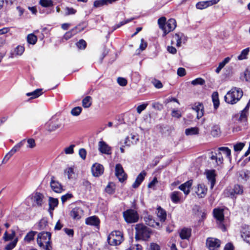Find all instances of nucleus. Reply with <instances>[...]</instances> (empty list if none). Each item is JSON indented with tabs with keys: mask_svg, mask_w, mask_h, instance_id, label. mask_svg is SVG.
<instances>
[{
	"mask_svg": "<svg viewBox=\"0 0 250 250\" xmlns=\"http://www.w3.org/2000/svg\"><path fill=\"white\" fill-rule=\"evenodd\" d=\"M100 221L98 217L93 216L86 219L85 223L87 225L94 226L99 229Z\"/></svg>",
	"mask_w": 250,
	"mask_h": 250,
	"instance_id": "nucleus-20",
	"label": "nucleus"
},
{
	"mask_svg": "<svg viewBox=\"0 0 250 250\" xmlns=\"http://www.w3.org/2000/svg\"><path fill=\"white\" fill-rule=\"evenodd\" d=\"M42 89H37L32 92L27 93L26 95L27 96H32V99L38 98L42 94Z\"/></svg>",
	"mask_w": 250,
	"mask_h": 250,
	"instance_id": "nucleus-37",
	"label": "nucleus"
},
{
	"mask_svg": "<svg viewBox=\"0 0 250 250\" xmlns=\"http://www.w3.org/2000/svg\"><path fill=\"white\" fill-rule=\"evenodd\" d=\"M207 178L210 182V188H212L215 184V170H208L206 172Z\"/></svg>",
	"mask_w": 250,
	"mask_h": 250,
	"instance_id": "nucleus-24",
	"label": "nucleus"
},
{
	"mask_svg": "<svg viewBox=\"0 0 250 250\" xmlns=\"http://www.w3.org/2000/svg\"><path fill=\"white\" fill-rule=\"evenodd\" d=\"M249 52L250 49L249 47L244 49L242 51L241 54L238 56V59L239 60H243L246 59Z\"/></svg>",
	"mask_w": 250,
	"mask_h": 250,
	"instance_id": "nucleus-44",
	"label": "nucleus"
},
{
	"mask_svg": "<svg viewBox=\"0 0 250 250\" xmlns=\"http://www.w3.org/2000/svg\"><path fill=\"white\" fill-rule=\"evenodd\" d=\"M104 168L103 165L99 164H95L91 167V171L93 176L98 177L104 173Z\"/></svg>",
	"mask_w": 250,
	"mask_h": 250,
	"instance_id": "nucleus-15",
	"label": "nucleus"
},
{
	"mask_svg": "<svg viewBox=\"0 0 250 250\" xmlns=\"http://www.w3.org/2000/svg\"><path fill=\"white\" fill-rule=\"evenodd\" d=\"M107 4L105 0H97L94 1V6L99 7Z\"/></svg>",
	"mask_w": 250,
	"mask_h": 250,
	"instance_id": "nucleus-57",
	"label": "nucleus"
},
{
	"mask_svg": "<svg viewBox=\"0 0 250 250\" xmlns=\"http://www.w3.org/2000/svg\"><path fill=\"white\" fill-rule=\"evenodd\" d=\"M16 235L15 232L14 230L12 231L11 234H8L7 232L6 231L3 236V239L5 241L11 240L14 239Z\"/></svg>",
	"mask_w": 250,
	"mask_h": 250,
	"instance_id": "nucleus-46",
	"label": "nucleus"
},
{
	"mask_svg": "<svg viewBox=\"0 0 250 250\" xmlns=\"http://www.w3.org/2000/svg\"><path fill=\"white\" fill-rule=\"evenodd\" d=\"M124 240L123 235L120 231H114L108 236L107 241L109 245L117 246L121 244Z\"/></svg>",
	"mask_w": 250,
	"mask_h": 250,
	"instance_id": "nucleus-3",
	"label": "nucleus"
},
{
	"mask_svg": "<svg viewBox=\"0 0 250 250\" xmlns=\"http://www.w3.org/2000/svg\"><path fill=\"white\" fill-rule=\"evenodd\" d=\"M82 108L80 106H77L73 108L71 111V113L73 116H79L82 112Z\"/></svg>",
	"mask_w": 250,
	"mask_h": 250,
	"instance_id": "nucleus-49",
	"label": "nucleus"
},
{
	"mask_svg": "<svg viewBox=\"0 0 250 250\" xmlns=\"http://www.w3.org/2000/svg\"><path fill=\"white\" fill-rule=\"evenodd\" d=\"M82 214V209L80 208L76 207L72 209L70 215L74 219L78 220L81 218Z\"/></svg>",
	"mask_w": 250,
	"mask_h": 250,
	"instance_id": "nucleus-27",
	"label": "nucleus"
},
{
	"mask_svg": "<svg viewBox=\"0 0 250 250\" xmlns=\"http://www.w3.org/2000/svg\"><path fill=\"white\" fill-rule=\"evenodd\" d=\"M243 192V188L239 185H235L233 188H227L224 192L226 196L230 197L233 198L235 197L236 195L242 194Z\"/></svg>",
	"mask_w": 250,
	"mask_h": 250,
	"instance_id": "nucleus-6",
	"label": "nucleus"
},
{
	"mask_svg": "<svg viewBox=\"0 0 250 250\" xmlns=\"http://www.w3.org/2000/svg\"><path fill=\"white\" fill-rule=\"evenodd\" d=\"M212 99L214 107L217 109L219 106V100L218 98V94L217 92H214L212 95Z\"/></svg>",
	"mask_w": 250,
	"mask_h": 250,
	"instance_id": "nucleus-34",
	"label": "nucleus"
},
{
	"mask_svg": "<svg viewBox=\"0 0 250 250\" xmlns=\"http://www.w3.org/2000/svg\"><path fill=\"white\" fill-rule=\"evenodd\" d=\"M221 134L220 127L218 125H214L211 131V134L213 137H217Z\"/></svg>",
	"mask_w": 250,
	"mask_h": 250,
	"instance_id": "nucleus-40",
	"label": "nucleus"
},
{
	"mask_svg": "<svg viewBox=\"0 0 250 250\" xmlns=\"http://www.w3.org/2000/svg\"><path fill=\"white\" fill-rule=\"evenodd\" d=\"M144 221L146 224L147 225L154 227V228H160V224L159 222H156L154 217L149 214H147L144 218Z\"/></svg>",
	"mask_w": 250,
	"mask_h": 250,
	"instance_id": "nucleus-16",
	"label": "nucleus"
},
{
	"mask_svg": "<svg viewBox=\"0 0 250 250\" xmlns=\"http://www.w3.org/2000/svg\"><path fill=\"white\" fill-rule=\"evenodd\" d=\"M115 175L119 180L123 182L126 179L127 175L125 173L123 167L120 164H117L115 167Z\"/></svg>",
	"mask_w": 250,
	"mask_h": 250,
	"instance_id": "nucleus-10",
	"label": "nucleus"
},
{
	"mask_svg": "<svg viewBox=\"0 0 250 250\" xmlns=\"http://www.w3.org/2000/svg\"><path fill=\"white\" fill-rule=\"evenodd\" d=\"M242 96L243 91L240 88L233 87L228 92L224 99L228 104H234L240 100Z\"/></svg>",
	"mask_w": 250,
	"mask_h": 250,
	"instance_id": "nucleus-2",
	"label": "nucleus"
},
{
	"mask_svg": "<svg viewBox=\"0 0 250 250\" xmlns=\"http://www.w3.org/2000/svg\"><path fill=\"white\" fill-rule=\"evenodd\" d=\"M126 250H142V247L141 245L136 244L131 246Z\"/></svg>",
	"mask_w": 250,
	"mask_h": 250,
	"instance_id": "nucleus-63",
	"label": "nucleus"
},
{
	"mask_svg": "<svg viewBox=\"0 0 250 250\" xmlns=\"http://www.w3.org/2000/svg\"><path fill=\"white\" fill-rule=\"evenodd\" d=\"M123 217L127 223H134L139 220V214L137 211L133 209H128L123 213Z\"/></svg>",
	"mask_w": 250,
	"mask_h": 250,
	"instance_id": "nucleus-5",
	"label": "nucleus"
},
{
	"mask_svg": "<svg viewBox=\"0 0 250 250\" xmlns=\"http://www.w3.org/2000/svg\"><path fill=\"white\" fill-rule=\"evenodd\" d=\"M114 184L113 183H109L105 188V191L109 194H112L114 191Z\"/></svg>",
	"mask_w": 250,
	"mask_h": 250,
	"instance_id": "nucleus-51",
	"label": "nucleus"
},
{
	"mask_svg": "<svg viewBox=\"0 0 250 250\" xmlns=\"http://www.w3.org/2000/svg\"><path fill=\"white\" fill-rule=\"evenodd\" d=\"M176 27V21L174 19H170L166 23L163 36L165 37L170 32L173 31Z\"/></svg>",
	"mask_w": 250,
	"mask_h": 250,
	"instance_id": "nucleus-13",
	"label": "nucleus"
},
{
	"mask_svg": "<svg viewBox=\"0 0 250 250\" xmlns=\"http://www.w3.org/2000/svg\"><path fill=\"white\" fill-rule=\"evenodd\" d=\"M205 81L201 78H197V79L193 80L191 82V83L193 85H198V84L203 85L205 84Z\"/></svg>",
	"mask_w": 250,
	"mask_h": 250,
	"instance_id": "nucleus-50",
	"label": "nucleus"
},
{
	"mask_svg": "<svg viewBox=\"0 0 250 250\" xmlns=\"http://www.w3.org/2000/svg\"><path fill=\"white\" fill-rule=\"evenodd\" d=\"M183 36V34L182 33H179L175 34L173 36V40L172 42L175 40L176 42V46L179 47L181 46L182 38Z\"/></svg>",
	"mask_w": 250,
	"mask_h": 250,
	"instance_id": "nucleus-38",
	"label": "nucleus"
},
{
	"mask_svg": "<svg viewBox=\"0 0 250 250\" xmlns=\"http://www.w3.org/2000/svg\"><path fill=\"white\" fill-rule=\"evenodd\" d=\"M244 146L245 144L243 143H237L233 146L234 150L235 151H240L243 149Z\"/></svg>",
	"mask_w": 250,
	"mask_h": 250,
	"instance_id": "nucleus-58",
	"label": "nucleus"
},
{
	"mask_svg": "<svg viewBox=\"0 0 250 250\" xmlns=\"http://www.w3.org/2000/svg\"><path fill=\"white\" fill-rule=\"evenodd\" d=\"M39 3L44 7H49L53 6V2L52 0H40Z\"/></svg>",
	"mask_w": 250,
	"mask_h": 250,
	"instance_id": "nucleus-45",
	"label": "nucleus"
},
{
	"mask_svg": "<svg viewBox=\"0 0 250 250\" xmlns=\"http://www.w3.org/2000/svg\"><path fill=\"white\" fill-rule=\"evenodd\" d=\"M77 46L80 49H84L86 46V42L82 39L76 43Z\"/></svg>",
	"mask_w": 250,
	"mask_h": 250,
	"instance_id": "nucleus-56",
	"label": "nucleus"
},
{
	"mask_svg": "<svg viewBox=\"0 0 250 250\" xmlns=\"http://www.w3.org/2000/svg\"><path fill=\"white\" fill-rule=\"evenodd\" d=\"M43 196L40 193L36 192L32 195V206L40 207L43 204Z\"/></svg>",
	"mask_w": 250,
	"mask_h": 250,
	"instance_id": "nucleus-11",
	"label": "nucleus"
},
{
	"mask_svg": "<svg viewBox=\"0 0 250 250\" xmlns=\"http://www.w3.org/2000/svg\"><path fill=\"white\" fill-rule=\"evenodd\" d=\"M146 174V173L145 171H142L137 177L135 181L132 184V188H138L141 183L145 179V177Z\"/></svg>",
	"mask_w": 250,
	"mask_h": 250,
	"instance_id": "nucleus-23",
	"label": "nucleus"
},
{
	"mask_svg": "<svg viewBox=\"0 0 250 250\" xmlns=\"http://www.w3.org/2000/svg\"><path fill=\"white\" fill-rule=\"evenodd\" d=\"M220 0H210L204 1H200L196 3V7L198 9L202 10L217 3Z\"/></svg>",
	"mask_w": 250,
	"mask_h": 250,
	"instance_id": "nucleus-14",
	"label": "nucleus"
},
{
	"mask_svg": "<svg viewBox=\"0 0 250 250\" xmlns=\"http://www.w3.org/2000/svg\"><path fill=\"white\" fill-rule=\"evenodd\" d=\"M61 125L57 124L52 122H48L46 124V129L49 132H52L55 131L57 129L60 128Z\"/></svg>",
	"mask_w": 250,
	"mask_h": 250,
	"instance_id": "nucleus-29",
	"label": "nucleus"
},
{
	"mask_svg": "<svg viewBox=\"0 0 250 250\" xmlns=\"http://www.w3.org/2000/svg\"><path fill=\"white\" fill-rule=\"evenodd\" d=\"M167 19L165 17H162L159 18L158 20V23L160 29H161L163 32L165 29L167 23Z\"/></svg>",
	"mask_w": 250,
	"mask_h": 250,
	"instance_id": "nucleus-41",
	"label": "nucleus"
},
{
	"mask_svg": "<svg viewBox=\"0 0 250 250\" xmlns=\"http://www.w3.org/2000/svg\"><path fill=\"white\" fill-rule=\"evenodd\" d=\"M192 184V180H189L186 183L182 184L179 187V188L183 191L184 193L187 195L190 192V188Z\"/></svg>",
	"mask_w": 250,
	"mask_h": 250,
	"instance_id": "nucleus-26",
	"label": "nucleus"
},
{
	"mask_svg": "<svg viewBox=\"0 0 250 250\" xmlns=\"http://www.w3.org/2000/svg\"><path fill=\"white\" fill-rule=\"evenodd\" d=\"M91 104L92 98L90 96H86L83 100L82 104L84 108H88L90 107Z\"/></svg>",
	"mask_w": 250,
	"mask_h": 250,
	"instance_id": "nucleus-39",
	"label": "nucleus"
},
{
	"mask_svg": "<svg viewBox=\"0 0 250 250\" xmlns=\"http://www.w3.org/2000/svg\"><path fill=\"white\" fill-rule=\"evenodd\" d=\"M213 213L214 218L216 219L217 220L219 221L220 222L223 221L224 219V209L223 208H214L213 209Z\"/></svg>",
	"mask_w": 250,
	"mask_h": 250,
	"instance_id": "nucleus-21",
	"label": "nucleus"
},
{
	"mask_svg": "<svg viewBox=\"0 0 250 250\" xmlns=\"http://www.w3.org/2000/svg\"><path fill=\"white\" fill-rule=\"evenodd\" d=\"M240 79L243 81L249 82L250 79V70L249 68L241 74Z\"/></svg>",
	"mask_w": 250,
	"mask_h": 250,
	"instance_id": "nucleus-32",
	"label": "nucleus"
},
{
	"mask_svg": "<svg viewBox=\"0 0 250 250\" xmlns=\"http://www.w3.org/2000/svg\"><path fill=\"white\" fill-rule=\"evenodd\" d=\"M216 155H217V159H216L217 165H219L222 164L223 162V158L222 156V152H220L219 151L218 153H216Z\"/></svg>",
	"mask_w": 250,
	"mask_h": 250,
	"instance_id": "nucleus-59",
	"label": "nucleus"
},
{
	"mask_svg": "<svg viewBox=\"0 0 250 250\" xmlns=\"http://www.w3.org/2000/svg\"><path fill=\"white\" fill-rule=\"evenodd\" d=\"M157 216L160 218L161 221L164 222L166 219L167 213L165 210L163 209L160 207L157 208Z\"/></svg>",
	"mask_w": 250,
	"mask_h": 250,
	"instance_id": "nucleus-31",
	"label": "nucleus"
},
{
	"mask_svg": "<svg viewBox=\"0 0 250 250\" xmlns=\"http://www.w3.org/2000/svg\"><path fill=\"white\" fill-rule=\"evenodd\" d=\"M36 233L37 232L33 231H31L28 232L24 238L25 241L29 242L33 240Z\"/></svg>",
	"mask_w": 250,
	"mask_h": 250,
	"instance_id": "nucleus-47",
	"label": "nucleus"
},
{
	"mask_svg": "<svg viewBox=\"0 0 250 250\" xmlns=\"http://www.w3.org/2000/svg\"><path fill=\"white\" fill-rule=\"evenodd\" d=\"M75 145H71L69 146L65 147L64 149V152L66 154H72L74 153V148Z\"/></svg>",
	"mask_w": 250,
	"mask_h": 250,
	"instance_id": "nucleus-54",
	"label": "nucleus"
},
{
	"mask_svg": "<svg viewBox=\"0 0 250 250\" xmlns=\"http://www.w3.org/2000/svg\"><path fill=\"white\" fill-rule=\"evenodd\" d=\"M24 51V47L21 45H19L15 49L14 53L16 55H21Z\"/></svg>",
	"mask_w": 250,
	"mask_h": 250,
	"instance_id": "nucleus-52",
	"label": "nucleus"
},
{
	"mask_svg": "<svg viewBox=\"0 0 250 250\" xmlns=\"http://www.w3.org/2000/svg\"><path fill=\"white\" fill-rule=\"evenodd\" d=\"M27 42L31 44H35L37 41V37L34 34H30L27 37Z\"/></svg>",
	"mask_w": 250,
	"mask_h": 250,
	"instance_id": "nucleus-43",
	"label": "nucleus"
},
{
	"mask_svg": "<svg viewBox=\"0 0 250 250\" xmlns=\"http://www.w3.org/2000/svg\"><path fill=\"white\" fill-rule=\"evenodd\" d=\"M149 250H160V248L156 243H152L150 244Z\"/></svg>",
	"mask_w": 250,
	"mask_h": 250,
	"instance_id": "nucleus-64",
	"label": "nucleus"
},
{
	"mask_svg": "<svg viewBox=\"0 0 250 250\" xmlns=\"http://www.w3.org/2000/svg\"><path fill=\"white\" fill-rule=\"evenodd\" d=\"M25 141V140L24 139L22 141H21L20 142L18 143L17 145H16L11 149V150L6 154V155L5 156L3 160V162H4L5 161V162H7L11 156H12L17 151L19 150V149L21 148V147L23 146L24 142Z\"/></svg>",
	"mask_w": 250,
	"mask_h": 250,
	"instance_id": "nucleus-9",
	"label": "nucleus"
},
{
	"mask_svg": "<svg viewBox=\"0 0 250 250\" xmlns=\"http://www.w3.org/2000/svg\"><path fill=\"white\" fill-rule=\"evenodd\" d=\"M191 235V229L188 228L183 229L180 232V238L182 239H188Z\"/></svg>",
	"mask_w": 250,
	"mask_h": 250,
	"instance_id": "nucleus-30",
	"label": "nucleus"
},
{
	"mask_svg": "<svg viewBox=\"0 0 250 250\" xmlns=\"http://www.w3.org/2000/svg\"><path fill=\"white\" fill-rule=\"evenodd\" d=\"M47 224L48 222L46 219H41L38 225V229L41 230L45 229L46 226L47 225Z\"/></svg>",
	"mask_w": 250,
	"mask_h": 250,
	"instance_id": "nucleus-48",
	"label": "nucleus"
},
{
	"mask_svg": "<svg viewBox=\"0 0 250 250\" xmlns=\"http://www.w3.org/2000/svg\"><path fill=\"white\" fill-rule=\"evenodd\" d=\"M117 82L118 84L122 86H125L127 84V80L124 78L119 77L117 79Z\"/></svg>",
	"mask_w": 250,
	"mask_h": 250,
	"instance_id": "nucleus-61",
	"label": "nucleus"
},
{
	"mask_svg": "<svg viewBox=\"0 0 250 250\" xmlns=\"http://www.w3.org/2000/svg\"><path fill=\"white\" fill-rule=\"evenodd\" d=\"M249 171H244L242 170L240 171L239 173V178L241 180H243L245 181H247L250 177L249 175Z\"/></svg>",
	"mask_w": 250,
	"mask_h": 250,
	"instance_id": "nucleus-42",
	"label": "nucleus"
},
{
	"mask_svg": "<svg viewBox=\"0 0 250 250\" xmlns=\"http://www.w3.org/2000/svg\"><path fill=\"white\" fill-rule=\"evenodd\" d=\"M98 150L102 154L110 155L112 153L111 147L104 141L98 143Z\"/></svg>",
	"mask_w": 250,
	"mask_h": 250,
	"instance_id": "nucleus-8",
	"label": "nucleus"
},
{
	"mask_svg": "<svg viewBox=\"0 0 250 250\" xmlns=\"http://www.w3.org/2000/svg\"><path fill=\"white\" fill-rule=\"evenodd\" d=\"M135 236L136 240L147 241L152 233L151 229L143 224H137L135 226Z\"/></svg>",
	"mask_w": 250,
	"mask_h": 250,
	"instance_id": "nucleus-1",
	"label": "nucleus"
},
{
	"mask_svg": "<svg viewBox=\"0 0 250 250\" xmlns=\"http://www.w3.org/2000/svg\"><path fill=\"white\" fill-rule=\"evenodd\" d=\"M51 234L49 232H42L38 234L37 243L40 247H44V243L49 242Z\"/></svg>",
	"mask_w": 250,
	"mask_h": 250,
	"instance_id": "nucleus-7",
	"label": "nucleus"
},
{
	"mask_svg": "<svg viewBox=\"0 0 250 250\" xmlns=\"http://www.w3.org/2000/svg\"><path fill=\"white\" fill-rule=\"evenodd\" d=\"M221 242L219 240L214 238H209L207 240L206 245L209 250H216L219 248Z\"/></svg>",
	"mask_w": 250,
	"mask_h": 250,
	"instance_id": "nucleus-12",
	"label": "nucleus"
},
{
	"mask_svg": "<svg viewBox=\"0 0 250 250\" xmlns=\"http://www.w3.org/2000/svg\"><path fill=\"white\" fill-rule=\"evenodd\" d=\"M79 154L83 160H85L86 156V151L84 148H81L79 151Z\"/></svg>",
	"mask_w": 250,
	"mask_h": 250,
	"instance_id": "nucleus-62",
	"label": "nucleus"
},
{
	"mask_svg": "<svg viewBox=\"0 0 250 250\" xmlns=\"http://www.w3.org/2000/svg\"><path fill=\"white\" fill-rule=\"evenodd\" d=\"M250 105V100L248 101L245 108L242 110L239 114H236L233 116V119L235 121H237L241 123L246 124V123L248 122Z\"/></svg>",
	"mask_w": 250,
	"mask_h": 250,
	"instance_id": "nucleus-4",
	"label": "nucleus"
},
{
	"mask_svg": "<svg viewBox=\"0 0 250 250\" xmlns=\"http://www.w3.org/2000/svg\"><path fill=\"white\" fill-rule=\"evenodd\" d=\"M208 188L204 184H199L197 185L195 192L200 198H204L207 194Z\"/></svg>",
	"mask_w": 250,
	"mask_h": 250,
	"instance_id": "nucleus-18",
	"label": "nucleus"
},
{
	"mask_svg": "<svg viewBox=\"0 0 250 250\" xmlns=\"http://www.w3.org/2000/svg\"><path fill=\"white\" fill-rule=\"evenodd\" d=\"M186 135H193L199 134V128L196 127L187 128L185 130Z\"/></svg>",
	"mask_w": 250,
	"mask_h": 250,
	"instance_id": "nucleus-33",
	"label": "nucleus"
},
{
	"mask_svg": "<svg viewBox=\"0 0 250 250\" xmlns=\"http://www.w3.org/2000/svg\"><path fill=\"white\" fill-rule=\"evenodd\" d=\"M132 20H133V18H131V19H127V20H125L124 21H121L119 24L116 25L114 27V29H116L118 28H119L121 26L126 24V23H128L129 22L131 21Z\"/></svg>",
	"mask_w": 250,
	"mask_h": 250,
	"instance_id": "nucleus-60",
	"label": "nucleus"
},
{
	"mask_svg": "<svg viewBox=\"0 0 250 250\" xmlns=\"http://www.w3.org/2000/svg\"><path fill=\"white\" fill-rule=\"evenodd\" d=\"M181 193L179 191H174L171 194V199L174 203H177L180 201Z\"/></svg>",
	"mask_w": 250,
	"mask_h": 250,
	"instance_id": "nucleus-35",
	"label": "nucleus"
},
{
	"mask_svg": "<svg viewBox=\"0 0 250 250\" xmlns=\"http://www.w3.org/2000/svg\"><path fill=\"white\" fill-rule=\"evenodd\" d=\"M65 16H68L70 15H74L76 13V10L72 7H66L65 8Z\"/></svg>",
	"mask_w": 250,
	"mask_h": 250,
	"instance_id": "nucleus-53",
	"label": "nucleus"
},
{
	"mask_svg": "<svg viewBox=\"0 0 250 250\" xmlns=\"http://www.w3.org/2000/svg\"><path fill=\"white\" fill-rule=\"evenodd\" d=\"M18 242V238H16L13 241L11 242L5 247L6 250H12L16 246Z\"/></svg>",
	"mask_w": 250,
	"mask_h": 250,
	"instance_id": "nucleus-55",
	"label": "nucleus"
},
{
	"mask_svg": "<svg viewBox=\"0 0 250 250\" xmlns=\"http://www.w3.org/2000/svg\"><path fill=\"white\" fill-rule=\"evenodd\" d=\"M50 186L52 189L55 192L61 193L63 190L62 187L60 183L51 179Z\"/></svg>",
	"mask_w": 250,
	"mask_h": 250,
	"instance_id": "nucleus-22",
	"label": "nucleus"
},
{
	"mask_svg": "<svg viewBox=\"0 0 250 250\" xmlns=\"http://www.w3.org/2000/svg\"><path fill=\"white\" fill-rule=\"evenodd\" d=\"M59 203L58 200L56 198L50 197L49 198V208L48 211L51 216H53V211L54 210L55 207L58 206Z\"/></svg>",
	"mask_w": 250,
	"mask_h": 250,
	"instance_id": "nucleus-25",
	"label": "nucleus"
},
{
	"mask_svg": "<svg viewBox=\"0 0 250 250\" xmlns=\"http://www.w3.org/2000/svg\"><path fill=\"white\" fill-rule=\"evenodd\" d=\"M192 108L197 113V118L199 119L204 115V106L202 103H195Z\"/></svg>",
	"mask_w": 250,
	"mask_h": 250,
	"instance_id": "nucleus-17",
	"label": "nucleus"
},
{
	"mask_svg": "<svg viewBox=\"0 0 250 250\" xmlns=\"http://www.w3.org/2000/svg\"><path fill=\"white\" fill-rule=\"evenodd\" d=\"M83 30V28L80 29L78 26H76L74 28L72 29L70 31L66 32L64 35V38L66 40H68L72 36L81 32Z\"/></svg>",
	"mask_w": 250,
	"mask_h": 250,
	"instance_id": "nucleus-28",
	"label": "nucleus"
},
{
	"mask_svg": "<svg viewBox=\"0 0 250 250\" xmlns=\"http://www.w3.org/2000/svg\"><path fill=\"white\" fill-rule=\"evenodd\" d=\"M241 236L243 240L246 242L249 243L250 238V231L249 226L243 227L241 231Z\"/></svg>",
	"mask_w": 250,
	"mask_h": 250,
	"instance_id": "nucleus-19",
	"label": "nucleus"
},
{
	"mask_svg": "<svg viewBox=\"0 0 250 250\" xmlns=\"http://www.w3.org/2000/svg\"><path fill=\"white\" fill-rule=\"evenodd\" d=\"M218 151L222 152L226 157L230 159L231 150L227 147H221L218 148Z\"/></svg>",
	"mask_w": 250,
	"mask_h": 250,
	"instance_id": "nucleus-36",
	"label": "nucleus"
}]
</instances>
